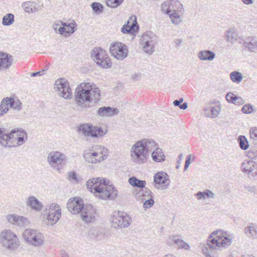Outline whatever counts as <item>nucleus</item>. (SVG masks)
Listing matches in <instances>:
<instances>
[{
    "mask_svg": "<svg viewBox=\"0 0 257 257\" xmlns=\"http://www.w3.org/2000/svg\"><path fill=\"white\" fill-rule=\"evenodd\" d=\"M99 88L91 82H83L75 89L74 99L77 104L88 107L90 102L96 103L100 100Z\"/></svg>",
    "mask_w": 257,
    "mask_h": 257,
    "instance_id": "nucleus-1",
    "label": "nucleus"
},
{
    "mask_svg": "<svg viewBox=\"0 0 257 257\" xmlns=\"http://www.w3.org/2000/svg\"><path fill=\"white\" fill-rule=\"evenodd\" d=\"M86 185L88 190L99 199L112 200L117 196V190L112 185L107 184L104 179L92 178L89 179Z\"/></svg>",
    "mask_w": 257,
    "mask_h": 257,
    "instance_id": "nucleus-2",
    "label": "nucleus"
},
{
    "mask_svg": "<svg viewBox=\"0 0 257 257\" xmlns=\"http://www.w3.org/2000/svg\"><path fill=\"white\" fill-rule=\"evenodd\" d=\"M157 146L158 144L150 139H143L136 142L132 146L130 151L132 161L138 164L145 163L150 152Z\"/></svg>",
    "mask_w": 257,
    "mask_h": 257,
    "instance_id": "nucleus-3",
    "label": "nucleus"
},
{
    "mask_svg": "<svg viewBox=\"0 0 257 257\" xmlns=\"http://www.w3.org/2000/svg\"><path fill=\"white\" fill-rule=\"evenodd\" d=\"M225 243V231L217 230L209 236L206 244L202 246V253L205 257H215L213 250L219 249Z\"/></svg>",
    "mask_w": 257,
    "mask_h": 257,
    "instance_id": "nucleus-4",
    "label": "nucleus"
},
{
    "mask_svg": "<svg viewBox=\"0 0 257 257\" xmlns=\"http://www.w3.org/2000/svg\"><path fill=\"white\" fill-rule=\"evenodd\" d=\"M0 244L3 248L14 251L19 248L21 242L16 233L10 229H4L0 232Z\"/></svg>",
    "mask_w": 257,
    "mask_h": 257,
    "instance_id": "nucleus-5",
    "label": "nucleus"
},
{
    "mask_svg": "<svg viewBox=\"0 0 257 257\" xmlns=\"http://www.w3.org/2000/svg\"><path fill=\"white\" fill-rule=\"evenodd\" d=\"M108 153L107 149L104 146L96 145L91 150L84 151L83 156L88 163L96 164L105 159Z\"/></svg>",
    "mask_w": 257,
    "mask_h": 257,
    "instance_id": "nucleus-6",
    "label": "nucleus"
},
{
    "mask_svg": "<svg viewBox=\"0 0 257 257\" xmlns=\"http://www.w3.org/2000/svg\"><path fill=\"white\" fill-rule=\"evenodd\" d=\"M22 237L25 242L35 247L42 246L45 242L44 234L39 230L27 228L24 230Z\"/></svg>",
    "mask_w": 257,
    "mask_h": 257,
    "instance_id": "nucleus-7",
    "label": "nucleus"
},
{
    "mask_svg": "<svg viewBox=\"0 0 257 257\" xmlns=\"http://www.w3.org/2000/svg\"><path fill=\"white\" fill-rule=\"evenodd\" d=\"M42 213L45 218V223L48 225H53L60 219L62 212L60 206L53 203L47 205Z\"/></svg>",
    "mask_w": 257,
    "mask_h": 257,
    "instance_id": "nucleus-8",
    "label": "nucleus"
},
{
    "mask_svg": "<svg viewBox=\"0 0 257 257\" xmlns=\"http://www.w3.org/2000/svg\"><path fill=\"white\" fill-rule=\"evenodd\" d=\"M156 36L151 31L144 33L140 39V44L142 50L149 55H152L155 51V46L157 44Z\"/></svg>",
    "mask_w": 257,
    "mask_h": 257,
    "instance_id": "nucleus-9",
    "label": "nucleus"
},
{
    "mask_svg": "<svg viewBox=\"0 0 257 257\" xmlns=\"http://www.w3.org/2000/svg\"><path fill=\"white\" fill-rule=\"evenodd\" d=\"M78 132L85 137L99 138L106 135L107 130L91 123H84L79 126Z\"/></svg>",
    "mask_w": 257,
    "mask_h": 257,
    "instance_id": "nucleus-10",
    "label": "nucleus"
},
{
    "mask_svg": "<svg viewBox=\"0 0 257 257\" xmlns=\"http://www.w3.org/2000/svg\"><path fill=\"white\" fill-rule=\"evenodd\" d=\"M91 57L98 66L103 68H108L112 65L106 52L100 47H95L92 49Z\"/></svg>",
    "mask_w": 257,
    "mask_h": 257,
    "instance_id": "nucleus-11",
    "label": "nucleus"
},
{
    "mask_svg": "<svg viewBox=\"0 0 257 257\" xmlns=\"http://www.w3.org/2000/svg\"><path fill=\"white\" fill-rule=\"evenodd\" d=\"M28 139L26 132L22 129L15 128L10 132L8 148H16L23 145Z\"/></svg>",
    "mask_w": 257,
    "mask_h": 257,
    "instance_id": "nucleus-12",
    "label": "nucleus"
},
{
    "mask_svg": "<svg viewBox=\"0 0 257 257\" xmlns=\"http://www.w3.org/2000/svg\"><path fill=\"white\" fill-rule=\"evenodd\" d=\"M66 157L63 153L59 151L50 152L47 158L49 165L54 170L59 172L65 164Z\"/></svg>",
    "mask_w": 257,
    "mask_h": 257,
    "instance_id": "nucleus-13",
    "label": "nucleus"
},
{
    "mask_svg": "<svg viewBox=\"0 0 257 257\" xmlns=\"http://www.w3.org/2000/svg\"><path fill=\"white\" fill-rule=\"evenodd\" d=\"M55 89L58 94L65 99L72 97V92L67 80L65 78H59L55 82Z\"/></svg>",
    "mask_w": 257,
    "mask_h": 257,
    "instance_id": "nucleus-14",
    "label": "nucleus"
},
{
    "mask_svg": "<svg viewBox=\"0 0 257 257\" xmlns=\"http://www.w3.org/2000/svg\"><path fill=\"white\" fill-rule=\"evenodd\" d=\"M109 51L111 55L117 60L125 58L128 53L127 46L120 42H114L110 44Z\"/></svg>",
    "mask_w": 257,
    "mask_h": 257,
    "instance_id": "nucleus-15",
    "label": "nucleus"
},
{
    "mask_svg": "<svg viewBox=\"0 0 257 257\" xmlns=\"http://www.w3.org/2000/svg\"><path fill=\"white\" fill-rule=\"evenodd\" d=\"M131 221V218L124 212L118 211L111 217L112 226L115 228L127 227Z\"/></svg>",
    "mask_w": 257,
    "mask_h": 257,
    "instance_id": "nucleus-16",
    "label": "nucleus"
},
{
    "mask_svg": "<svg viewBox=\"0 0 257 257\" xmlns=\"http://www.w3.org/2000/svg\"><path fill=\"white\" fill-rule=\"evenodd\" d=\"M154 183L156 188L162 190H165L170 185L169 176L164 172H159L155 175Z\"/></svg>",
    "mask_w": 257,
    "mask_h": 257,
    "instance_id": "nucleus-17",
    "label": "nucleus"
},
{
    "mask_svg": "<svg viewBox=\"0 0 257 257\" xmlns=\"http://www.w3.org/2000/svg\"><path fill=\"white\" fill-rule=\"evenodd\" d=\"M96 209L92 205H85L81 212V217L85 223L94 221L97 217Z\"/></svg>",
    "mask_w": 257,
    "mask_h": 257,
    "instance_id": "nucleus-18",
    "label": "nucleus"
},
{
    "mask_svg": "<svg viewBox=\"0 0 257 257\" xmlns=\"http://www.w3.org/2000/svg\"><path fill=\"white\" fill-rule=\"evenodd\" d=\"M241 170L248 177H257V163L253 161H244L241 165Z\"/></svg>",
    "mask_w": 257,
    "mask_h": 257,
    "instance_id": "nucleus-19",
    "label": "nucleus"
},
{
    "mask_svg": "<svg viewBox=\"0 0 257 257\" xmlns=\"http://www.w3.org/2000/svg\"><path fill=\"white\" fill-rule=\"evenodd\" d=\"M84 206L82 199L77 197L70 198L67 204L68 210L72 214L81 213Z\"/></svg>",
    "mask_w": 257,
    "mask_h": 257,
    "instance_id": "nucleus-20",
    "label": "nucleus"
},
{
    "mask_svg": "<svg viewBox=\"0 0 257 257\" xmlns=\"http://www.w3.org/2000/svg\"><path fill=\"white\" fill-rule=\"evenodd\" d=\"M8 221L11 224L18 226H26L28 223V219L23 216L16 214H10L7 216Z\"/></svg>",
    "mask_w": 257,
    "mask_h": 257,
    "instance_id": "nucleus-21",
    "label": "nucleus"
},
{
    "mask_svg": "<svg viewBox=\"0 0 257 257\" xmlns=\"http://www.w3.org/2000/svg\"><path fill=\"white\" fill-rule=\"evenodd\" d=\"M127 23L131 24V28L127 30L125 29L124 27H122L121 28V32L123 34L135 35L136 33L139 29V26L137 21L136 16L134 15L131 16L127 21Z\"/></svg>",
    "mask_w": 257,
    "mask_h": 257,
    "instance_id": "nucleus-22",
    "label": "nucleus"
},
{
    "mask_svg": "<svg viewBox=\"0 0 257 257\" xmlns=\"http://www.w3.org/2000/svg\"><path fill=\"white\" fill-rule=\"evenodd\" d=\"M26 204L37 212L41 211L43 207V203L34 196H29L26 199Z\"/></svg>",
    "mask_w": 257,
    "mask_h": 257,
    "instance_id": "nucleus-23",
    "label": "nucleus"
},
{
    "mask_svg": "<svg viewBox=\"0 0 257 257\" xmlns=\"http://www.w3.org/2000/svg\"><path fill=\"white\" fill-rule=\"evenodd\" d=\"M119 110L116 108L109 106H103L97 110V114L101 117H111L118 113Z\"/></svg>",
    "mask_w": 257,
    "mask_h": 257,
    "instance_id": "nucleus-24",
    "label": "nucleus"
},
{
    "mask_svg": "<svg viewBox=\"0 0 257 257\" xmlns=\"http://www.w3.org/2000/svg\"><path fill=\"white\" fill-rule=\"evenodd\" d=\"M12 56L7 53H0V70L8 69L12 65Z\"/></svg>",
    "mask_w": 257,
    "mask_h": 257,
    "instance_id": "nucleus-25",
    "label": "nucleus"
},
{
    "mask_svg": "<svg viewBox=\"0 0 257 257\" xmlns=\"http://www.w3.org/2000/svg\"><path fill=\"white\" fill-rule=\"evenodd\" d=\"M197 56L201 61H212L215 57V54L212 51L205 50L199 51Z\"/></svg>",
    "mask_w": 257,
    "mask_h": 257,
    "instance_id": "nucleus-26",
    "label": "nucleus"
},
{
    "mask_svg": "<svg viewBox=\"0 0 257 257\" xmlns=\"http://www.w3.org/2000/svg\"><path fill=\"white\" fill-rule=\"evenodd\" d=\"M245 235L251 239L257 238V225L254 223H250L248 226L244 229Z\"/></svg>",
    "mask_w": 257,
    "mask_h": 257,
    "instance_id": "nucleus-27",
    "label": "nucleus"
},
{
    "mask_svg": "<svg viewBox=\"0 0 257 257\" xmlns=\"http://www.w3.org/2000/svg\"><path fill=\"white\" fill-rule=\"evenodd\" d=\"M244 47L248 50L255 52L257 51V40L253 37L247 38L243 42Z\"/></svg>",
    "mask_w": 257,
    "mask_h": 257,
    "instance_id": "nucleus-28",
    "label": "nucleus"
},
{
    "mask_svg": "<svg viewBox=\"0 0 257 257\" xmlns=\"http://www.w3.org/2000/svg\"><path fill=\"white\" fill-rule=\"evenodd\" d=\"M178 235H171L169 236V240L176 244L179 248L188 250L190 248L189 244L183 239L178 237Z\"/></svg>",
    "mask_w": 257,
    "mask_h": 257,
    "instance_id": "nucleus-29",
    "label": "nucleus"
},
{
    "mask_svg": "<svg viewBox=\"0 0 257 257\" xmlns=\"http://www.w3.org/2000/svg\"><path fill=\"white\" fill-rule=\"evenodd\" d=\"M152 192L151 190L147 188H145L137 191L135 194V197L138 200H141L143 202L146 199L151 197L152 196Z\"/></svg>",
    "mask_w": 257,
    "mask_h": 257,
    "instance_id": "nucleus-30",
    "label": "nucleus"
},
{
    "mask_svg": "<svg viewBox=\"0 0 257 257\" xmlns=\"http://www.w3.org/2000/svg\"><path fill=\"white\" fill-rule=\"evenodd\" d=\"M106 230L103 228H93L89 231V234L93 236L96 239L100 240L104 238L106 235Z\"/></svg>",
    "mask_w": 257,
    "mask_h": 257,
    "instance_id": "nucleus-31",
    "label": "nucleus"
},
{
    "mask_svg": "<svg viewBox=\"0 0 257 257\" xmlns=\"http://www.w3.org/2000/svg\"><path fill=\"white\" fill-rule=\"evenodd\" d=\"M220 111V107L218 105L210 106L204 109L205 115L206 117H211L212 118L216 117Z\"/></svg>",
    "mask_w": 257,
    "mask_h": 257,
    "instance_id": "nucleus-32",
    "label": "nucleus"
},
{
    "mask_svg": "<svg viewBox=\"0 0 257 257\" xmlns=\"http://www.w3.org/2000/svg\"><path fill=\"white\" fill-rule=\"evenodd\" d=\"M9 137L10 133L7 132L5 128L0 127V145L5 148H8Z\"/></svg>",
    "mask_w": 257,
    "mask_h": 257,
    "instance_id": "nucleus-33",
    "label": "nucleus"
},
{
    "mask_svg": "<svg viewBox=\"0 0 257 257\" xmlns=\"http://www.w3.org/2000/svg\"><path fill=\"white\" fill-rule=\"evenodd\" d=\"M152 158L156 162H162L165 160V155L161 149L157 147L152 153Z\"/></svg>",
    "mask_w": 257,
    "mask_h": 257,
    "instance_id": "nucleus-34",
    "label": "nucleus"
},
{
    "mask_svg": "<svg viewBox=\"0 0 257 257\" xmlns=\"http://www.w3.org/2000/svg\"><path fill=\"white\" fill-rule=\"evenodd\" d=\"M198 200H205L207 198L213 199L215 197L214 193L210 190L206 189L204 191H199L195 194Z\"/></svg>",
    "mask_w": 257,
    "mask_h": 257,
    "instance_id": "nucleus-35",
    "label": "nucleus"
},
{
    "mask_svg": "<svg viewBox=\"0 0 257 257\" xmlns=\"http://www.w3.org/2000/svg\"><path fill=\"white\" fill-rule=\"evenodd\" d=\"M226 100L230 103L236 105H241L244 103V100L241 97L237 96L231 93H228L226 94Z\"/></svg>",
    "mask_w": 257,
    "mask_h": 257,
    "instance_id": "nucleus-36",
    "label": "nucleus"
},
{
    "mask_svg": "<svg viewBox=\"0 0 257 257\" xmlns=\"http://www.w3.org/2000/svg\"><path fill=\"white\" fill-rule=\"evenodd\" d=\"M6 99L10 107L17 111H20L22 108V103L20 100H15L13 97H7Z\"/></svg>",
    "mask_w": 257,
    "mask_h": 257,
    "instance_id": "nucleus-37",
    "label": "nucleus"
},
{
    "mask_svg": "<svg viewBox=\"0 0 257 257\" xmlns=\"http://www.w3.org/2000/svg\"><path fill=\"white\" fill-rule=\"evenodd\" d=\"M183 10L182 5L177 0H170L171 13H182Z\"/></svg>",
    "mask_w": 257,
    "mask_h": 257,
    "instance_id": "nucleus-38",
    "label": "nucleus"
},
{
    "mask_svg": "<svg viewBox=\"0 0 257 257\" xmlns=\"http://www.w3.org/2000/svg\"><path fill=\"white\" fill-rule=\"evenodd\" d=\"M129 183L134 187L144 188L146 185L145 181L138 179L136 177H132L128 179Z\"/></svg>",
    "mask_w": 257,
    "mask_h": 257,
    "instance_id": "nucleus-39",
    "label": "nucleus"
},
{
    "mask_svg": "<svg viewBox=\"0 0 257 257\" xmlns=\"http://www.w3.org/2000/svg\"><path fill=\"white\" fill-rule=\"evenodd\" d=\"M22 7L25 11L28 13H34L38 10V9L36 7L35 4L30 2L24 3Z\"/></svg>",
    "mask_w": 257,
    "mask_h": 257,
    "instance_id": "nucleus-40",
    "label": "nucleus"
},
{
    "mask_svg": "<svg viewBox=\"0 0 257 257\" xmlns=\"http://www.w3.org/2000/svg\"><path fill=\"white\" fill-rule=\"evenodd\" d=\"M179 13L174 12L168 15L171 23L176 26L179 25L182 22V18Z\"/></svg>",
    "mask_w": 257,
    "mask_h": 257,
    "instance_id": "nucleus-41",
    "label": "nucleus"
},
{
    "mask_svg": "<svg viewBox=\"0 0 257 257\" xmlns=\"http://www.w3.org/2000/svg\"><path fill=\"white\" fill-rule=\"evenodd\" d=\"M61 24L65 28H67V34H72L75 31L76 23L73 21L72 22L67 24L63 22H60Z\"/></svg>",
    "mask_w": 257,
    "mask_h": 257,
    "instance_id": "nucleus-42",
    "label": "nucleus"
},
{
    "mask_svg": "<svg viewBox=\"0 0 257 257\" xmlns=\"http://www.w3.org/2000/svg\"><path fill=\"white\" fill-rule=\"evenodd\" d=\"M8 105L9 103L6 97L3 98L0 105V116H3L8 112L9 110V108L8 107Z\"/></svg>",
    "mask_w": 257,
    "mask_h": 257,
    "instance_id": "nucleus-43",
    "label": "nucleus"
},
{
    "mask_svg": "<svg viewBox=\"0 0 257 257\" xmlns=\"http://www.w3.org/2000/svg\"><path fill=\"white\" fill-rule=\"evenodd\" d=\"M246 156L251 159H255L257 158V144L253 143L251 146L249 150L247 152Z\"/></svg>",
    "mask_w": 257,
    "mask_h": 257,
    "instance_id": "nucleus-44",
    "label": "nucleus"
},
{
    "mask_svg": "<svg viewBox=\"0 0 257 257\" xmlns=\"http://www.w3.org/2000/svg\"><path fill=\"white\" fill-rule=\"evenodd\" d=\"M2 24L4 26H10L14 22V15L12 14H8L3 18Z\"/></svg>",
    "mask_w": 257,
    "mask_h": 257,
    "instance_id": "nucleus-45",
    "label": "nucleus"
},
{
    "mask_svg": "<svg viewBox=\"0 0 257 257\" xmlns=\"http://www.w3.org/2000/svg\"><path fill=\"white\" fill-rule=\"evenodd\" d=\"M237 141L238 142L240 148L243 150H246L249 147L248 142L244 136H239L238 138Z\"/></svg>",
    "mask_w": 257,
    "mask_h": 257,
    "instance_id": "nucleus-46",
    "label": "nucleus"
},
{
    "mask_svg": "<svg viewBox=\"0 0 257 257\" xmlns=\"http://www.w3.org/2000/svg\"><path fill=\"white\" fill-rule=\"evenodd\" d=\"M231 80L235 83H240L242 79V76L241 73L238 71H233L230 74Z\"/></svg>",
    "mask_w": 257,
    "mask_h": 257,
    "instance_id": "nucleus-47",
    "label": "nucleus"
},
{
    "mask_svg": "<svg viewBox=\"0 0 257 257\" xmlns=\"http://www.w3.org/2000/svg\"><path fill=\"white\" fill-rule=\"evenodd\" d=\"M226 37H227V39L229 42L233 43L234 41L237 39V37L236 30L234 29H229Z\"/></svg>",
    "mask_w": 257,
    "mask_h": 257,
    "instance_id": "nucleus-48",
    "label": "nucleus"
},
{
    "mask_svg": "<svg viewBox=\"0 0 257 257\" xmlns=\"http://www.w3.org/2000/svg\"><path fill=\"white\" fill-rule=\"evenodd\" d=\"M124 0H106V5L113 9L119 7L123 2Z\"/></svg>",
    "mask_w": 257,
    "mask_h": 257,
    "instance_id": "nucleus-49",
    "label": "nucleus"
},
{
    "mask_svg": "<svg viewBox=\"0 0 257 257\" xmlns=\"http://www.w3.org/2000/svg\"><path fill=\"white\" fill-rule=\"evenodd\" d=\"M161 10L164 14L169 15L171 13L170 0L165 1L161 5Z\"/></svg>",
    "mask_w": 257,
    "mask_h": 257,
    "instance_id": "nucleus-50",
    "label": "nucleus"
},
{
    "mask_svg": "<svg viewBox=\"0 0 257 257\" xmlns=\"http://www.w3.org/2000/svg\"><path fill=\"white\" fill-rule=\"evenodd\" d=\"M91 8L94 12L97 14L101 13L103 10V6L96 2H94L91 4Z\"/></svg>",
    "mask_w": 257,
    "mask_h": 257,
    "instance_id": "nucleus-51",
    "label": "nucleus"
},
{
    "mask_svg": "<svg viewBox=\"0 0 257 257\" xmlns=\"http://www.w3.org/2000/svg\"><path fill=\"white\" fill-rule=\"evenodd\" d=\"M250 138L252 139L254 143L257 144V127H251L249 130Z\"/></svg>",
    "mask_w": 257,
    "mask_h": 257,
    "instance_id": "nucleus-52",
    "label": "nucleus"
},
{
    "mask_svg": "<svg viewBox=\"0 0 257 257\" xmlns=\"http://www.w3.org/2000/svg\"><path fill=\"white\" fill-rule=\"evenodd\" d=\"M143 204V207L145 209H149L151 208L154 204V200H153V196H152L149 198L144 200Z\"/></svg>",
    "mask_w": 257,
    "mask_h": 257,
    "instance_id": "nucleus-53",
    "label": "nucleus"
},
{
    "mask_svg": "<svg viewBox=\"0 0 257 257\" xmlns=\"http://www.w3.org/2000/svg\"><path fill=\"white\" fill-rule=\"evenodd\" d=\"M241 110L244 113L246 114H250L253 111V106L250 104L244 105Z\"/></svg>",
    "mask_w": 257,
    "mask_h": 257,
    "instance_id": "nucleus-54",
    "label": "nucleus"
},
{
    "mask_svg": "<svg viewBox=\"0 0 257 257\" xmlns=\"http://www.w3.org/2000/svg\"><path fill=\"white\" fill-rule=\"evenodd\" d=\"M58 33L60 35L64 36L65 37H67L71 35L67 34V28H65L64 26L59 27Z\"/></svg>",
    "mask_w": 257,
    "mask_h": 257,
    "instance_id": "nucleus-55",
    "label": "nucleus"
},
{
    "mask_svg": "<svg viewBox=\"0 0 257 257\" xmlns=\"http://www.w3.org/2000/svg\"><path fill=\"white\" fill-rule=\"evenodd\" d=\"M68 179H69V180H70L73 182H74L75 183H77L78 181L76 174L74 172H71L69 173Z\"/></svg>",
    "mask_w": 257,
    "mask_h": 257,
    "instance_id": "nucleus-56",
    "label": "nucleus"
},
{
    "mask_svg": "<svg viewBox=\"0 0 257 257\" xmlns=\"http://www.w3.org/2000/svg\"><path fill=\"white\" fill-rule=\"evenodd\" d=\"M234 238L233 234H227L226 232V245H229L232 242V240Z\"/></svg>",
    "mask_w": 257,
    "mask_h": 257,
    "instance_id": "nucleus-57",
    "label": "nucleus"
},
{
    "mask_svg": "<svg viewBox=\"0 0 257 257\" xmlns=\"http://www.w3.org/2000/svg\"><path fill=\"white\" fill-rule=\"evenodd\" d=\"M191 158V155H189L186 157L185 164V166H184V171H186L188 169V167L189 166L190 164H191V162H190Z\"/></svg>",
    "mask_w": 257,
    "mask_h": 257,
    "instance_id": "nucleus-58",
    "label": "nucleus"
},
{
    "mask_svg": "<svg viewBox=\"0 0 257 257\" xmlns=\"http://www.w3.org/2000/svg\"><path fill=\"white\" fill-rule=\"evenodd\" d=\"M59 27H61L59 23H55L53 24V28L54 31H55V32H56V33L58 32Z\"/></svg>",
    "mask_w": 257,
    "mask_h": 257,
    "instance_id": "nucleus-59",
    "label": "nucleus"
},
{
    "mask_svg": "<svg viewBox=\"0 0 257 257\" xmlns=\"http://www.w3.org/2000/svg\"><path fill=\"white\" fill-rule=\"evenodd\" d=\"M182 42H183L182 39H177L174 41V43L177 46H181Z\"/></svg>",
    "mask_w": 257,
    "mask_h": 257,
    "instance_id": "nucleus-60",
    "label": "nucleus"
},
{
    "mask_svg": "<svg viewBox=\"0 0 257 257\" xmlns=\"http://www.w3.org/2000/svg\"><path fill=\"white\" fill-rule=\"evenodd\" d=\"M245 188L249 192H255V187L254 186H245Z\"/></svg>",
    "mask_w": 257,
    "mask_h": 257,
    "instance_id": "nucleus-61",
    "label": "nucleus"
},
{
    "mask_svg": "<svg viewBox=\"0 0 257 257\" xmlns=\"http://www.w3.org/2000/svg\"><path fill=\"white\" fill-rule=\"evenodd\" d=\"M188 107L187 103L184 102L183 104H181L179 108L181 109H186Z\"/></svg>",
    "mask_w": 257,
    "mask_h": 257,
    "instance_id": "nucleus-62",
    "label": "nucleus"
},
{
    "mask_svg": "<svg viewBox=\"0 0 257 257\" xmlns=\"http://www.w3.org/2000/svg\"><path fill=\"white\" fill-rule=\"evenodd\" d=\"M241 1L245 5H250L252 4V0H241Z\"/></svg>",
    "mask_w": 257,
    "mask_h": 257,
    "instance_id": "nucleus-63",
    "label": "nucleus"
},
{
    "mask_svg": "<svg viewBox=\"0 0 257 257\" xmlns=\"http://www.w3.org/2000/svg\"><path fill=\"white\" fill-rule=\"evenodd\" d=\"M41 72L40 71H39V72H34V73H32L31 74V77H35L36 76H38V75H41Z\"/></svg>",
    "mask_w": 257,
    "mask_h": 257,
    "instance_id": "nucleus-64",
    "label": "nucleus"
}]
</instances>
